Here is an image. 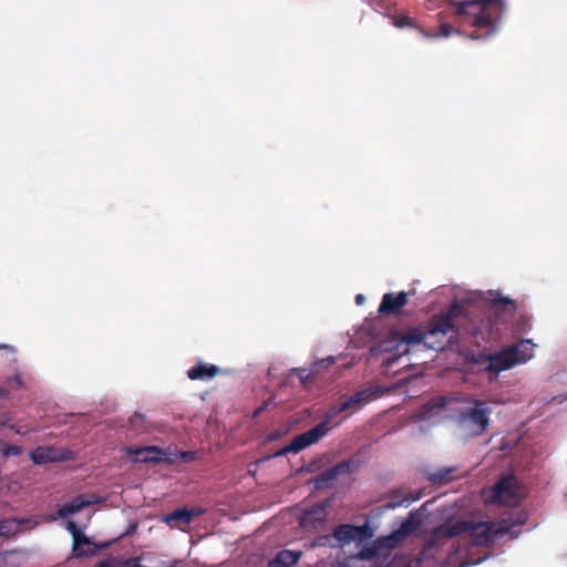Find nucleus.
I'll list each match as a JSON object with an SVG mask.
<instances>
[{
	"instance_id": "f8f14e48",
	"label": "nucleus",
	"mask_w": 567,
	"mask_h": 567,
	"mask_svg": "<svg viewBox=\"0 0 567 567\" xmlns=\"http://www.w3.org/2000/svg\"><path fill=\"white\" fill-rule=\"evenodd\" d=\"M517 480L513 475L503 476L493 487V498L497 503H508L515 496Z\"/></svg>"
},
{
	"instance_id": "f03ea898",
	"label": "nucleus",
	"mask_w": 567,
	"mask_h": 567,
	"mask_svg": "<svg viewBox=\"0 0 567 567\" xmlns=\"http://www.w3.org/2000/svg\"><path fill=\"white\" fill-rule=\"evenodd\" d=\"M504 7V0H467L460 2L457 12L467 17L472 27L486 29L483 35L476 32L471 34L472 39H481L496 32Z\"/></svg>"
},
{
	"instance_id": "c9c22d12",
	"label": "nucleus",
	"mask_w": 567,
	"mask_h": 567,
	"mask_svg": "<svg viewBox=\"0 0 567 567\" xmlns=\"http://www.w3.org/2000/svg\"><path fill=\"white\" fill-rule=\"evenodd\" d=\"M272 403V398L264 401L261 403V405L256 409L252 413V417H258L264 411H266L268 409V406Z\"/></svg>"
},
{
	"instance_id": "7c9ffc66",
	"label": "nucleus",
	"mask_w": 567,
	"mask_h": 567,
	"mask_svg": "<svg viewBox=\"0 0 567 567\" xmlns=\"http://www.w3.org/2000/svg\"><path fill=\"white\" fill-rule=\"evenodd\" d=\"M172 460L179 458L182 462L188 463L196 460V452L193 451H186V452H179L175 455V457H171Z\"/></svg>"
},
{
	"instance_id": "4c0bfd02",
	"label": "nucleus",
	"mask_w": 567,
	"mask_h": 567,
	"mask_svg": "<svg viewBox=\"0 0 567 567\" xmlns=\"http://www.w3.org/2000/svg\"><path fill=\"white\" fill-rule=\"evenodd\" d=\"M368 526L364 524L362 526L357 525V537L362 538L367 536Z\"/></svg>"
},
{
	"instance_id": "c756f323",
	"label": "nucleus",
	"mask_w": 567,
	"mask_h": 567,
	"mask_svg": "<svg viewBox=\"0 0 567 567\" xmlns=\"http://www.w3.org/2000/svg\"><path fill=\"white\" fill-rule=\"evenodd\" d=\"M21 452H22V449L18 445H6L1 450V454L4 457L17 456V455L21 454Z\"/></svg>"
},
{
	"instance_id": "79ce46f5",
	"label": "nucleus",
	"mask_w": 567,
	"mask_h": 567,
	"mask_svg": "<svg viewBox=\"0 0 567 567\" xmlns=\"http://www.w3.org/2000/svg\"><path fill=\"white\" fill-rule=\"evenodd\" d=\"M10 430L14 431L18 434H22L23 432L14 424L9 425Z\"/></svg>"
},
{
	"instance_id": "ddd939ff",
	"label": "nucleus",
	"mask_w": 567,
	"mask_h": 567,
	"mask_svg": "<svg viewBox=\"0 0 567 567\" xmlns=\"http://www.w3.org/2000/svg\"><path fill=\"white\" fill-rule=\"evenodd\" d=\"M406 303L408 293L405 291H400L396 296L389 292L383 295L378 311L380 313L398 315Z\"/></svg>"
},
{
	"instance_id": "aec40b11",
	"label": "nucleus",
	"mask_w": 567,
	"mask_h": 567,
	"mask_svg": "<svg viewBox=\"0 0 567 567\" xmlns=\"http://www.w3.org/2000/svg\"><path fill=\"white\" fill-rule=\"evenodd\" d=\"M331 537L334 540L336 548H342L346 545L351 544L354 540V524H342L337 526Z\"/></svg>"
},
{
	"instance_id": "9b49d317",
	"label": "nucleus",
	"mask_w": 567,
	"mask_h": 567,
	"mask_svg": "<svg viewBox=\"0 0 567 567\" xmlns=\"http://www.w3.org/2000/svg\"><path fill=\"white\" fill-rule=\"evenodd\" d=\"M487 301L491 312L497 317H513L517 310L516 302L508 297L502 296L498 291H488Z\"/></svg>"
},
{
	"instance_id": "6ab92c4d",
	"label": "nucleus",
	"mask_w": 567,
	"mask_h": 567,
	"mask_svg": "<svg viewBox=\"0 0 567 567\" xmlns=\"http://www.w3.org/2000/svg\"><path fill=\"white\" fill-rule=\"evenodd\" d=\"M301 555V550L282 549L269 561L268 567H292L299 561Z\"/></svg>"
},
{
	"instance_id": "a878e982",
	"label": "nucleus",
	"mask_w": 567,
	"mask_h": 567,
	"mask_svg": "<svg viewBox=\"0 0 567 567\" xmlns=\"http://www.w3.org/2000/svg\"><path fill=\"white\" fill-rule=\"evenodd\" d=\"M336 361V358L329 355L324 359L315 361L310 367V371L313 372V375L317 378V381L321 378V373L323 370L330 368Z\"/></svg>"
},
{
	"instance_id": "39448f33",
	"label": "nucleus",
	"mask_w": 567,
	"mask_h": 567,
	"mask_svg": "<svg viewBox=\"0 0 567 567\" xmlns=\"http://www.w3.org/2000/svg\"><path fill=\"white\" fill-rule=\"evenodd\" d=\"M353 405L354 396H350L346 402L331 406L328 415L322 422H320L312 429L295 436L293 440L288 445L284 446L280 451L276 453V456H282L288 453H299L300 451L319 442L323 436H326L329 433L331 429V417L347 411Z\"/></svg>"
},
{
	"instance_id": "2eb2a0df",
	"label": "nucleus",
	"mask_w": 567,
	"mask_h": 567,
	"mask_svg": "<svg viewBox=\"0 0 567 567\" xmlns=\"http://www.w3.org/2000/svg\"><path fill=\"white\" fill-rule=\"evenodd\" d=\"M106 545L96 546L84 533L73 539L72 554L74 557H87L94 555Z\"/></svg>"
},
{
	"instance_id": "393cba45",
	"label": "nucleus",
	"mask_w": 567,
	"mask_h": 567,
	"mask_svg": "<svg viewBox=\"0 0 567 567\" xmlns=\"http://www.w3.org/2000/svg\"><path fill=\"white\" fill-rule=\"evenodd\" d=\"M453 467L440 468L434 473H431L429 480L435 485H443L452 480Z\"/></svg>"
},
{
	"instance_id": "f704fd0d",
	"label": "nucleus",
	"mask_w": 567,
	"mask_h": 567,
	"mask_svg": "<svg viewBox=\"0 0 567 567\" xmlns=\"http://www.w3.org/2000/svg\"><path fill=\"white\" fill-rule=\"evenodd\" d=\"M454 31H455V30H454V28H453L451 24H449V23H442V24L440 25V35H441V37L447 38V37H450Z\"/></svg>"
},
{
	"instance_id": "4be33fe9",
	"label": "nucleus",
	"mask_w": 567,
	"mask_h": 567,
	"mask_svg": "<svg viewBox=\"0 0 567 567\" xmlns=\"http://www.w3.org/2000/svg\"><path fill=\"white\" fill-rule=\"evenodd\" d=\"M289 374L297 375L300 384L306 390H309L312 384L317 382V378L313 375V372H311L309 368H292L289 371Z\"/></svg>"
},
{
	"instance_id": "bb28decb",
	"label": "nucleus",
	"mask_w": 567,
	"mask_h": 567,
	"mask_svg": "<svg viewBox=\"0 0 567 567\" xmlns=\"http://www.w3.org/2000/svg\"><path fill=\"white\" fill-rule=\"evenodd\" d=\"M131 429L135 434H140L146 431L145 416L141 413H135L128 420Z\"/></svg>"
},
{
	"instance_id": "473e14b6",
	"label": "nucleus",
	"mask_w": 567,
	"mask_h": 567,
	"mask_svg": "<svg viewBox=\"0 0 567 567\" xmlns=\"http://www.w3.org/2000/svg\"><path fill=\"white\" fill-rule=\"evenodd\" d=\"M375 391L373 392H367V391H357L355 398H357V404L361 402H367L372 398H375Z\"/></svg>"
},
{
	"instance_id": "e433bc0d",
	"label": "nucleus",
	"mask_w": 567,
	"mask_h": 567,
	"mask_svg": "<svg viewBox=\"0 0 567 567\" xmlns=\"http://www.w3.org/2000/svg\"><path fill=\"white\" fill-rule=\"evenodd\" d=\"M113 560L112 559H102L97 561L93 567H113Z\"/></svg>"
},
{
	"instance_id": "412c9836",
	"label": "nucleus",
	"mask_w": 567,
	"mask_h": 567,
	"mask_svg": "<svg viewBox=\"0 0 567 567\" xmlns=\"http://www.w3.org/2000/svg\"><path fill=\"white\" fill-rule=\"evenodd\" d=\"M327 516V509L324 504H317L310 507L303 515L301 524L303 526L312 525L317 526V523L321 524Z\"/></svg>"
},
{
	"instance_id": "20e7f679",
	"label": "nucleus",
	"mask_w": 567,
	"mask_h": 567,
	"mask_svg": "<svg viewBox=\"0 0 567 567\" xmlns=\"http://www.w3.org/2000/svg\"><path fill=\"white\" fill-rule=\"evenodd\" d=\"M503 533L494 523L472 520H458L455 524H443L433 532L435 539L452 538L462 534H468L470 542L474 546H488L496 535Z\"/></svg>"
},
{
	"instance_id": "37998d69",
	"label": "nucleus",
	"mask_w": 567,
	"mask_h": 567,
	"mask_svg": "<svg viewBox=\"0 0 567 567\" xmlns=\"http://www.w3.org/2000/svg\"><path fill=\"white\" fill-rule=\"evenodd\" d=\"M364 301V297L362 295H357V305H361Z\"/></svg>"
},
{
	"instance_id": "f257e3e1",
	"label": "nucleus",
	"mask_w": 567,
	"mask_h": 567,
	"mask_svg": "<svg viewBox=\"0 0 567 567\" xmlns=\"http://www.w3.org/2000/svg\"><path fill=\"white\" fill-rule=\"evenodd\" d=\"M457 307L433 316L425 329L414 327L405 332L392 331L390 339L383 342L384 351L408 354L413 349L443 350L447 343L457 338L458 330L454 319Z\"/></svg>"
},
{
	"instance_id": "f3484780",
	"label": "nucleus",
	"mask_w": 567,
	"mask_h": 567,
	"mask_svg": "<svg viewBox=\"0 0 567 567\" xmlns=\"http://www.w3.org/2000/svg\"><path fill=\"white\" fill-rule=\"evenodd\" d=\"M421 493L413 495L412 493H405L403 491H393L390 494L389 501L383 505L386 509H394L400 506H410L413 502L420 499Z\"/></svg>"
},
{
	"instance_id": "c85d7f7f",
	"label": "nucleus",
	"mask_w": 567,
	"mask_h": 567,
	"mask_svg": "<svg viewBox=\"0 0 567 567\" xmlns=\"http://www.w3.org/2000/svg\"><path fill=\"white\" fill-rule=\"evenodd\" d=\"M333 543L334 540L331 537V534L320 535L315 539V545L319 547L328 546L331 548H336Z\"/></svg>"
},
{
	"instance_id": "9d476101",
	"label": "nucleus",
	"mask_w": 567,
	"mask_h": 567,
	"mask_svg": "<svg viewBox=\"0 0 567 567\" xmlns=\"http://www.w3.org/2000/svg\"><path fill=\"white\" fill-rule=\"evenodd\" d=\"M203 514L204 509L200 507H183L164 515L162 520L173 528H182V526L189 525L194 517L200 516Z\"/></svg>"
},
{
	"instance_id": "5701e85b",
	"label": "nucleus",
	"mask_w": 567,
	"mask_h": 567,
	"mask_svg": "<svg viewBox=\"0 0 567 567\" xmlns=\"http://www.w3.org/2000/svg\"><path fill=\"white\" fill-rule=\"evenodd\" d=\"M289 374L297 375L300 384L306 390H309L312 384L317 382V378L313 375V372H311L309 368H292L289 371Z\"/></svg>"
},
{
	"instance_id": "b1692460",
	"label": "nucleus",
	"mask_w": 567,
	"mask_h": 567,
	"mask_svg": "<svg viewBox=\"0 0 567 567\" xmlns=\"http://www.w3.org/2000/svg\"><path fill=\"white\" fill-rule=\"evenodd\" d=\"M23 382L19 374H14L8 378L0 385V399L7 398L12 391L19 390L22 386Z\"/></svg>"
},
{
	"instance_id": "cd10ccee",
	"label": "nucleus",
	"mask_w": 567,
	"mask_h": 567,
	"mask_svg": "<svg viewBox=\"0 0 567 567\" xmlns=\"http://www.w3.org/2000/svg\"><path fill=\"white\" fill-rule=\"evenodd\" d=\"M0 567H18L14 551H0Z\"/></svg>"
},
{
	"instance_id": "2f4dec72",
	"label": "nucleus",
	"mask_w": 567,
	"mask_h": 567,
	"mask_svg": "<svg viewBox=\"0 0 567 567\" xmlns=\"http://www.w3.org/2000/svg\"><path fill=\"white\" fill-rule=\"evenodd\" d=\"M329 567H354V556L350 555L344 557L342 560H337L330 564Z\"/></svg>"
},
{
	"instance_id": "a211bd4d",
	"label": "nucleus",
	"mask_w": 567,
	"mask_h": 567,
	"mask_svg": "<svg viewBox=\"0 0 567 567\" xmlns=\"http://www.w3.org/2000/svg\"><path fill=\"white\" fill-rule=\"evenodd\" d=\"M220 372V369L215 364L198 362L187 371V377L190 380H209L215 378Z\"/></svg>"
},
{
	"instance_id": "7ed1b4c3",
	"label": "nucleus",
	"mask_w": 567,
	"mask_h": 567,
	"mask_svg": "<svg viewBox=\"0 0 567 567\" xmlns=\"http://www.w3.org/2000/svg\"><path fill=\"white\" fill-rule=\"evenodd\" d=\"M421 519L416 513L410 512L408 518L400 527L388 536L375 539L372 544L364 546L357 553V559H375L384 564L391 555L392 549L396 548L408 536L412 535L420 526Z\"/></svg>"
},
{
	"instance_id": "4468645a",
	"label": "nucleus",
	"mask_w": 567,
	"mask_h": 567,
	"mask_svg": "<svg viewBox=\"0 0 567 567\" xmlns=\"http://www.w3.org/2000/svg\"><path fill=\"white\" fill-rule=\"evenodd\" d=\"M30 458L34 464H47L64 461L62 451L53 446H39L30 453Z\"/></svg>"
},
{
	"instance_id": "0eeeda50",
	"label": "nucleus",
	"mask_w": 567,
	"mask_h": 567,
	"mask_svg": "<svg viewBox=\"0 0 567 567\" xmlns=\"http://www.w3.org/2000/svg\"><path fill=\"white\" fill-rule=\"evenodd\" d=\"M534 344L529 339H523L517 343L503 348L499 352L487 355V372L498 374L517 364L526 363L534 355Z\"/></svg>"
},
{
	"instance_id": "58836bf2",
	"label": "nucleus",
	"mask_w": 567,
	"mask_h": 567,
	"mask_svg": "<svg viewBox=\"0 0 567 567\" xmlns=\"http://www.w3.org/2000/svg\"><path fill=\"white\" fill-rule=\"evenodd\" d=\"M0 350H6L13 355L16 354V348L11 344L0 343Z\"/></svg>"
},
{
	"instance_id": "72a5a7b5",
	"label": "nucleus",
	"mask_w": 567,
	"mask_h": 567,
	"mask_svg": "<svg viewBox=\"0 0 567 567\" xmlns=\"http://www.w3.org/2000/svg\"><path fill=\"white\" fill-rule=\"evenodd\" d=\"M66 530L72 535L74 539L78 535H81L83 532L78 527L76 523L73 520H69L66 523Z\"/></svg>"
},
{
	"instance_id": "6e6552de",
	"label": "nucleus",
	"mask_w": 567,
	"mask_h": 567,
	"mask_svg": "<svg viewBox=\"0 0 567 567\" xmlns=\"http://www.w3.org/2000/svg\"><path fill=\"white\" fill-rule=\"evenodd\" d=\"M127 456L132 457L134 462L140 463H174L175 460L169 458L168 453L157 446H128L125 449Z\"/></svg>"
},
{
	"instance_id": "ea45409f",
	"label": "nucleus",
	"mask_w": 567,
	"mask_h": 567,
	"mask_svg": "<svg viewBox=\"0 0 567 567\" xmlns=\"http://www.w3.org/2000/svg\"><path fill=\"white\" fill-rule=\"evenodd\" d=\"M478 563H480V560H477V561H472V563H471V561H461V563H460V565H458L457 567H470V566L476 565V564H478Z\"/></svg>"
},
{
	"instance_id": "423d86ee",
	"label": "nucleus",
	"mask_w": 567,
	"mask_h": 567,
	"mask_svg": "<svg viewBox=\"0 0 567 567\" xmlns=\"http://www.w3.org/2000/svg\"><path fill=\"white\" fill-rule=\"evenodd\" d=\"M465 401L473 405L462 409L458 412V427L466 439L478 437L483 435L489 426L492 410L485 401L473 398H467Z\"/></svg>"
},
{
	"instance_id": "dca6fc26",
	"label": "nucleus",
	"mask_w": 567,
	"mask_h": 567,
	"mask_svg": "<svg viewBox=\"0 0 567 567\" xmlns=\"http://www.w3.org/2000/svg\"><path fill=\"white\" fill-rule=\"evenodd\" d=\"M99 499L93 497L92 499H85L83 495H78L71 502L60 506L56 514L61 518H66L78 514L87 506L97 503Z\"/></svg>"
},
{
	"instance_id": "1a4fd4ad",
	"label": "nucleus",
	"mask_w": 567,
	"mask_h": 567,
	"mask_svg": "<svg viewBox=\"0 0 567 567\" xmlns=\"http://www.w3.org/2000/svg\"><path fill=\"white\" fill-rule=\"evenodd\" d=\"M350 462H340L313 477L316 489H323L333 486L338 477L350 474Z\"/></svg>"
},
{
	"instance_id": "a19ab883",
	"label": "nucleus",
	"mask_w": 567,
	"mask_h": 567,
	"mask_svg": "<svg viewBox=\"0 0 567 567\" xmlns=\"http://www.w3.org/2000/svg\"><path fill=\"white\" fill-rule=\"evenodd\" d=\"M7 528V523H1L0 524V535H7L8 534V530H6Z\"/></svg>"
}]
</instances>
